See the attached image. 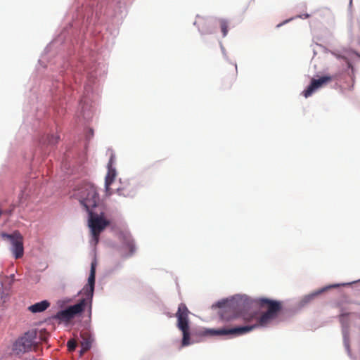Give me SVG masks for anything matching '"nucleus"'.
Instances as JSON below:
<instances>
[{
  "mask_svg": "<svg viewBox=\"0 0 360 360\" xmlns=\"http://www.w3.org/2000/svg\"><path fill=\"white\" fill-rule=\"evenodd\" d=\"M49 305L50 303L48 301L44 300L30 306L28 309L32 313L42 312L45 311Z\"/></svg>",
  "mask_w": 360,
  "mask_h": 360,
  "instance_id": "2eb2a0df",
  "label": "nucleus"
},
{
  "mask_svg": "<svg viewBox=\"0 0 360 360\" xmlns=\"http://www.w3.org/2000/svg\"><path fill=\"white\" fill-rule=\"evenodd\" d=\"M120 186L117 188V193L119 195L124 197H132L136 193V188L134 184L129 181H120Z\"/></svg>",
  "mask_w": 360,
  "mask_h": 360,
  "instance_id": "f8f14e48",
  "label": "nucleus"
},
{
  "mask_svg": "<svg viewBox=\"0 0 360 360\" xmlns=\"http://www.w3.org/2000/svg\"><path fill=\"white\" fill-rule=\"evenodd\" d=\"M258 304L261 309H266L259 318L256 314H244L243 310L245 309L244 302H231L228 304L229 306L221 314V318L225 321H232L242 316L246 322H251L256 320V323L251 326H240L232 328H221L212 330V334L217 335H233L236 336L247 333L256 327L264 326L269 323L272 320L276 318L278 314L281 310V304L278 301L271 300L267 298H261L258 300Z\"/></svg>",
  "mask_w": 360,
  "mask_h": 360,
  "instance_id": "f257e3e1",
  "label": "nucleus"
},
{
  "mask_svg": "<svg viewBox=\"0 0 360 360\" xmlns=\"http://www.w3.org/2000/svg\"><path fill=\"white\" fill-rule=\"evenodd\" d=\"M95 264L91 263L90 275L88 278V286L86 288V294L88 298L90 299V306L91 305V300L94 290L95 285Z\"/></svg>",
  "mask_w": 360,
  "mask_h": 360,
  "instance_id": "ddd939ff",
  "label": "nucleus"
},
{
  "mask_svg": "<svg viewBox=\"0 0 360 360\" xmlns=\"http://www.w3.org/2000/svg\"><path fill=\"white\" fill-rule=\"evenodd\" d=\"M80 345L82 349L80 350V355L89 350L94 342V338L91 333L88 330H83L80 333Z\"/></svg>",
  "mask_w": 360,
  "mask_h": 360,
  "instance_id": "9b49d317",
  "label": "nucleus"
},
{
  "mask_svg": "<svg viewBox=\"0 0 360 360\" xmlns=\"http://www.w3.org/2000/svg\"><path fill=\"white\" fill-rule=\"evenodd\" d=\"M31 360H36V359L34 357H32Z\"/></svg>",
  "mask_w": 360,
  "mask_h": 360,
  "instance_id": "b1692460",
  "label": "nucleus"
},
{
  "mask_svg": "<svg viewBox=\"0 0 360 360\" xmlns=\"http://www.w3.org/2000/svg\"><path fill=\"white\" fill-rule=\"evenodd\" d=\"M309 14H306V15H304V18H309Z\"/></svg>",
  "mask_w": 360,
  "mask_h": 360,
  "instance_id": "5701e85b",
  "label": "nucleus"
},
{
  "mask_svg": "<svg viewBox=\"0 0 360 360\" xmlns=\"http://www.w3.org/2000/svg\"><path fill=\"white\" fill-rule=\"evenodd\" d=\"M233 70H234V71H235V72H236V70H237V67H236V65H235V66L233 67Z\"/></svg>",
  "mask_w": 360,
  "mask_h": 360,
  "instance_id": "4be33fe9",
  "label": "nucleus"
},
{
  "mask_svg": "<svg viewBox=\"0 0 360 360\" xmlns=\"http://www.w3.org/2000/svg\"><path fill=\"white\" fill-rule=\"evenodd\" d=\"M72 196L79 200L80 205L89 213L100 202L97 188L90 183H84L74 191Z\"/></svg>",
  "mask_w": 360,
  "mask_h": 360,
  "instance_id": "f03ea898",
  "label": "nucleus"
},
{
  "mask_svg": "<svg viewBox=\"0 0 360 360\" xmlns=\"http://www.w3.org/2000/svg\"><path fill=\"white\" fill-rule=\"evenodd\" d=\"M201 34H211L212 31L207 27V20L202 17H198L194 22Z\"/></svg>",
  "mask_w": 360,
  "mask_h": 360,
  "instance_id": "4468645a",
  "label": "nucleus"
},
{
  "mask_svg": "<svg viewBox=\"0 0 360 360\" xmlns=\"http://www.w3.org/2000/svg\"><path fill=\"white\" fill-rule=\"evenodd\" d=\"M323 291H324V289H322L321 290L317 292H315V293H313L311 295H309V296H307L306 297V299L309 301L311 300H312L314 297H316V295H318L319 294H320L321 292H322Z\"/></svg>",
  "mask_w": 360,
  "mask_h": 360,
  "instance_id": "aec40b11",
  "label": "nucleus"
},
{
  "mask_svg": "<svg viewBox=\"0 0 360 360\" xmlns=\"http://www.w3.org/2000/svg\"><path fill=\"white\" fill-rule=\"evenodd\" d=\"M59 136L58 135H48L46 136V142L49 145H55L59 141Z\"/></svg>",
  "mask_w": 360,
  "mask_h": 360,
  "instance_id": "f3484780",
  "label": "nucleus"
},
{
  "mask_svg": "<svg viewBox=\"0 0 360 360\" xmlns=\"http://www.w3.org/2000/svg\"><path fill=\"white\" fill-rule=\"evenodd\" d=\"M109 225V221L94 212L89 213V226L95 243H98L101 233Z\"/></svg>",
  "mask_w": 360,
  "mask_h": 360,
  "instance_id": "39448f33",
  "label": "nucleus"
},
{
  "mask_svg": "<svg viewBox=\"0 0 360 360\" xmlns=\"http://www.w3.org/2000/svg\"><path fill=\"white\" fill-rule=\"evenodd\" d=\"M218 22H219V25L220 27L221 31L222 32V35L224 37L228 34V27H229V22L226 19H219L218 20Z\"/></svg>",
  "mask_w": 360,
  "mask_h": 360,
  "instance_id": "dca6fc26",
  "label": "nucleus"
},
{
  "mask_svg": "<svg viewBox=\"0 0 360 360\" xmlns=\"http://www.w3.org/2000/svg\"><path fill=\"white\" fill-rule=\"evenodd\" d=\"M115 155L113 154H111L109 162L108 163V172L105 176V187L106 193L108 195H111L110 190V185L112 184V182L115 180V178L116 177L117 172L114 167H112V164L114 162Z\"/></svg>",
  "mask_w": 360,
  "mask_h": 360,
  "instance_id": "9d476101",
  "label": "nucleus"
},
{
  "mask_svg": "<svg viewBox=\"0 0 360 360\" xmlns=\"http://www.w3.org/2000/svg\"><path fill=\"white\" fill-rule=\"evenodd\" d=\"M333 79V77L330 75H324L319 79H312L307 88L303 91L302 95L305 98L311 96L316 91L332 82Z\"/></svg>",
  "mask_w": 360,
  "mask_h": 360,
  "instance_id": "6e6552de",
  "label": "nucleus"
},
{
  "mask_svg": "<svg viewBox=\"0 0 360 360\" xmlns=\"http://www.w3.org/2000/svg\"><path fill=\"white\" fill-rule=\"evenodd\" d=\"M67 346H68V350L70 352L74 351L77 347L76 340L74 339H71V340H68V342L67 343Z\"/></svg>",
  "mask_w": 360,
  "mask_h": 360,
  "instance_id": "a211bd4d",
  "label": "nucleus"
},
{
  "mask_svg": "<svg viewBox=\"0 0 360 360\" xmlns=\"http://www.w3.org/2000/svg\"><path fill=\"white\" fill-rule=\"evenodd\" d=\"M349 313H342L339 316V321L342 326V332L343 336L344 345L349 354H351L350 341H349Z\"/></svg>",
  "mask_w": 360,
  "mask_h": 360,
  "instance_id": "1a4fd4ad",
  "label": "nucleus"
},
{
  "mask_svg": "<svg viewBox=\"0 0 360 360\" xmlns=\"http://www.w3.org/2000/svg\"><path fill=\"white\" fill-rule=\"evenodd\" d=\"M1 237L4 239L10 240L12 244V252L16 259L21 258L24 254L23 240L21 234L15 231L12 234L6 233H1Z\"/></svg>",
  "mask_w": 360,
  "mask_h": 360,
  "instance_id": "423d86ee",
  "label": "nucleus"
},
{
  "mask_svg": "<svg viewBox=\"0 0 360 360\" xmlns=\"http://www.w3.org/2000/svg\"><path fill=\"white\" fill-rule=\"evenodd\" d=\"M189 311L185 304L179 305L176 313L177 318V327L183 333L182 345L187 346L190 344V328L188 325Z\"/></svg>",
  "mask_w": 360,
  "mask_h": 360,
  "instance_id": "7ed1b4c3",
  "label": "nucleus"
},
{
  "mask_svg": "<svg viewBox=\"0 0 360 360\" xmlns=\"http://www.w3.org/2000/svg\"><path fill=\"white\" fill-rule=\"evenodd\" d=\"M34 331H28L19 337L13 344L12 351L14 354L20 356L31 350L35 338Z\"/></svg>",
  "mask_w": 360,
  "mask_h": 360,
  "instance_id": "20e7f679",
  "label": "nucleus"
},
{
  "mask_svg": "<svg viewBox=\"0 0 360 360\" xmlns=\"http://www.w3.org/2000/svg\"><path fill=\"white\" fill-rule=\"evenodd\" d=\"M86 302L85 299H82L76 304L69 307L65 310L58 311L56 318L63 321H68L75 315L82 312L86 306Z\"/></svg>",
  "mask_w": 360,
  "mask_h": 360,
  "instance_id": "0eeeda50",
  "label": "nucleus"
},
{
  "mask_svg": "<svg viewBox=\"0 0 360 360\" xmlns=\"http://www.w3.org/2000/svg\"><path fill=\"white\" fill-rule=\"evenodd\" d=\"M127 247L130 252V255H131L135 252V245L133 241H130L127 243Z\"/></svg>",
  "mask_w": 360,
  "mask_h": 360,
  "instance_id": "6ab92c4d",
  "label": "nucleus"
},
{
  "mask_svg": "<svg viewBox=\"0 0 360 360\" xmlns=\"http://www.w3.org/2000/svg\"><path fill=\"white\" fill-rule=\"evenodd\" d=\"M350 283H347V284H336V285H331L330 287H328L327 288H336V287H338L340 285H349Z\"/></svg>",
  "mask_w": 360,
  "mask_h": 360,
  "instance_id": "412c9836",
  "label": "nucleus"
}]
</instances>
